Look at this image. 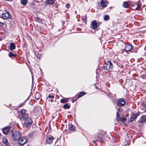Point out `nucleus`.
Wrapping results in <instances>:
<instances>
[{
    "instance_id": "nucleus-1",
    "label": "nucleus",
    "mask_w": 146,
    "mask_h": 146,
    "mask_svg": "<svg viewBox=\"0 0 146 146\" xmlns=\"http://www.w3.org/2000/svg\"><path fill=\"white\" fill-rule=\"evenodd\" d=\"M103 67L107 70L111 71L112 70L113 65L112 64L111 62L108 61L104 64Z\"/></svg>"
},
{
    "instance_id": "nucleus-2",
    "label": "nucleus",
    "mask_w": 146,
    "mask_h": 146,
    "mask_svg": "<svg viewBox=\"0 0 146 146\" xmlns=\"http://www.w3.org/2000/svg\"><path fill=\"white\" fill-rule=\"evenodd\" d=\"M106 134V132L105 131L96 133L95 135V137L97 138L96 141L98 142H99L100 141H102V140H103L102 138L103 136L105 135Z\"/></svg>"
},
{
    "instance_id": "nucleus-3",
    "label": "nucleus",
    "mask_w": 146,
    "mask_h": 146,
    "mask_svg": "<svg viewBox=\"0 0 146 146\" xmlns=\"http://www.w3.org/2000/svg\"><path fill=\"white\" fill-rule=\"evenodd\" d=\"M12 137L14 140H18L20 136L19 132L17 131H14L12 132Z\"/></svg>"
},
{
    "instance_id": "nucleus-4",
    "label": "nucleus",
    "mask_w": 146,
    "mask_h": 146,
    "mask_svg": "<svg viewBox=\"0 0 146 146\" xmlns=\"http://www.w3.org/2000/svg\"><path fill=\"white\" fill-rule=\"evenodd\" d=\"M18 140L19 146H23L27 142V139L24 137H20Z\"/></svg>"
},
{
    "instance_id": "nucleus-5",
    "label": "nucleus",
    "mask_w": 146,
    "mask_h": 146,
    "mask_svg": "<svg viewBox=\"0 0 146 146\" xmlns=\"http://www.w3.org/2000/svg\"><path fill=\"white\" fill-rule=\"evenodd\" d=\"M24 125L26 127H28L30 126L32 123L33 121L30 118H28L24 121Z\"/></svg>"
},
{
    "instance_id": "nucleus-6",
    "label": "nucleus",
    "mask_w": 146,
    "mask_h": 146,
    "mask_svg": "<svg viewBox=\"0 0 146 146\" xmlns=\"http://www.w3.org/2000/svg\"><path fill=\"white\" fill-rule=\"evenodd\" d=\"M21 118L24 121L26 119L28 118H29L28 117V115L26 113L25 110L23 109L21 111Z\"/></svg>"
},
{
    "instance_id": "nucleus-7",
    "label": "nucleus",
    "mask_w": 146,
    "mask_h": 146,
    "mask_svg": "<svg viewBox=\"0 0 146 146\" xmlns=\"http://www.w3.org/2000/svg\"><path fill=\"white\" fill-rule=\"evenodd\" d=\"M125 104V102L124 99L119 98L117 100V105L119 107H122Z\"/></svg>"
},
{
    "instance_id": "nucleus-8",
    "label": "nucleus",
    "mask_w": 146,
    "mask_h": 146,
    "mask_svg": "<svg viewBox=\"0 0 146 146\" xmlns=\"http://www.w3.org/2000/svg\"><path fill=\"white\" fill-rule=\"evenodd\" d=\"M139 115V112H138L135 114H134L133 113H131V117L130 118V121L132 122L135 120Z\"/></svg>"
},
{
    "instance_id": "nucleus-9",
    "label": "nucleus",
    "mask_w": 146,
    "mask_h": 146,
    "mask_svg": "<svg viewBox=\"0 0 146 146\" xmlns=\"http://www.w3.org/2000/svg\"><path fill=\"white\" fill-rule=\"evenodd\" d=\"M2 17L3 19H9L11 18V15L9 12H6L2 14Z\"/></svg>"
},
{
    "instance_id": "nucleus-10",
    "label": "nucleus",
    "mask_w": 146,
    "mask_h": 146,
    "mask_svg": "<svg viewBox=\"0 0 146 146\" xmlns=\"http://www.w3.org/2000/svg\"><path fill=\"white\" fill-rule=\"evenodd\" d=\"M53 139V137L52 136L49 135L46 137V141L48 144H51L52 143Z\"/></svg>"
},
{
    "instance_id": "nucleus-11",
    "label": "nucleus",
    "mask_w": 146,
    "mask_h": 146,
    "mask_svg": "<svg viewBox=\"0 0 146 146\" xmlns=\"http://www.w3.org/2000/svg\"><path fill=\"white\" fill-rule=\"evenodd\" d=\"M132 49L131 45L129 44H127L125 45V50L126 51H129L131 50Z\"/></svg>"
},
{
    "instance_id": "nucleus-12",
    "label": "nucleus",
    "mask_w": 146,
    "mask_h": 146,
    "mask_svg": "<svg viewBox=\"0 0 146 146\" xmlns=\"http://www.w3.org/2000/svg\"><path fill=\"white\" fill-rule=\"evenodd\" d=\"M100 3L102 7H105L107 5L108 2L106 0H102L101 1Z\"/></svg>"
},
{
    "instance_id": "nucleus-13",
    "label": "nucleus",
    "mask_w": 146,
    "mask_h": 146,
    "mask_svg": "<svg viewBox=\"0 0 146 146\" xmlns=\"http://www.w3.org/2000/svg\"><path fill=\"white\" fill-rule=\"evenodd\" d=\"M10 127H6L3 128V132L4 134H6L8 133L9 132Z\"/></svg>"
},
{
    "instance_id": "nucleus-14",
    "label": "nucleus",
    "mask_w": 146,
    "mask_h": 146,
    "mask_svg": "<svg viewBox=\"0 0 146 146\" xmlns=\"http://www.w3.org/2000/svg\"><path fill=\"white\" fill-rule=\"evenodd\" d=\"M92 25L93 29L94 30L96 29L98 27L97 22L96 21H92Z\"/></svg>"
},
{
    "instance_id": "nucleus-15",
    "label": "nucleus",
    "mask_w": 146,
    "mask_h": 146,
    "mask_svg": "<svg viewBox=\"0 0 146 146\" xmlns=\"http://www.w3.org/2000/svg\"><path fill=\"white\" fill-rule=\"evenodd\" d=\"M3 143L7 146H10V143L8 142L7 139L6 138H4L3 140Z\"/></svg>"
},
{
    "instance_id": "nucleus-16",
    "label": "nucleus",
    "mask_w": 146,
    "mask_h": 146,
    "mask_svg": "<svg viewBox=\"0 0 146 146\" xmlns=\"http://www.w3.org/2000/svg\"><path fill=\"white\" fill-rule=\"evenodd\" d=\"M9 48L11 50L15 49V44L13 43H11L9 45Z\"/></svg>"
},
{
    "instance_id": "nucleus-17",
    "label": "nucleus",
    "mask_w": 146,
    "mask_h": 146,
    "mask_svg": "<svg viewBox=\"0 0 146 146\" xmlns=\"http://www.w3.org/2000/svg\"><path fill=\"white\" fill-rule=\"evenodd\" d=\"M45 3L48 5H52L55 3L54 1L53 0H47L46 1Z\"/></svg>"
},
{
    "instance_id": "nucleus-18",
    "label": "nucleus",
    "mask_w": 146,
    "mask_h": 146,
    "mask_svg": "<svg viewBox=\"0 0 146 146\" xmlns=\"http://www.w3.org/2000/svg\"><path fill=\"white\" fill-rule=\"evenodd\" d=\"M146 120V116L145 115L141 117L139 120V122L140 123L143 122L145 121Z\"/></svg>"
},
{
    "instance_id": "nucleus-19",
    "label": "nucleus",
    "mask_w": 146,
    "mask_h": 146,
    "mask_svg": "<svg viewBox=\"0 0 146 146\" xmlns=\"http://www.w3.org/2000/svg\"><path fill=\"white\" fill-rule=\"evenodd\" d=\"M81 19L82 21L84 22V23L85 24L86 23L87 16L86 15H85L84 16H82V17Z\"/></svg>"
},
{
    "instance_id": "nucleus-20",
    "label": "nucleus",
    "mask_w": 146,
    "mask_h": 146,
    "mask_svg": "<svg viewBox=\"0 0 146 146\" xmlns=\"http://www.w3.org/2000/svg\"><path fill=\"white\" fill-rule=\"evenodd\" d=\"M68 101V99L67 98H64L62 99L60 101L61 103H64L67 102Z\"/></svg>"
},
{
    "instance_id": "nucleus-21",
    "label": "nucleus",
    "mask_w": 146,
    "mask_h": 146,
    "mask_svg": "<svg viewBox=\"0 0 146 146\" xmlns=\"http://www.w3.org/2000/svg\"><path fill=\"white\" fill-rule=\"evenodd\" d=\"M141 3L139 2H137V7L135 8V10H139L140 7L141 6Z\"/></svg>"
},
{
    "instance_id": "nucleus-22",
    "label": "nucleus",
    "mask_w": 146,
    "mask_h": 146,
    "mask_svg": "<svg viewBox=\"0 0 146 146\" xmlns=\"http://www.w3.org/2000/svg\"><path fill=\"white\" fill-rule=\"evenodd\" d=\"M40 96L39 93L38 92H36L35 95V98L36 100H39Z\"/></svg>"
},
{
    "instance_id": "nucleus-23",
    "label": "nucleus",
    "mask_w": 146,
    "mask_h": 146,
    "mask_svg": "<svg viewBox=\"0 0 146 146\" xmlns=\"http://www.w3.org/2000/svg\"><path fill=\"white\" fill-rule=\"evenodd\" d=\"M48 98L50 99V100H50L51 102H52L53 100L52 99L54 98V96L52 95H50L49 94L48 96Z\"/></svg>"
},
{
    "instance_id": "nucleus-24",
    "label": "nucleus",
    "mask_w": 146,
    "mask_h": 146,
    "mask_svg": "<svg viewBox=\"0 0 146 146\" xmlns=\"http://www.w3.org/2000/svg\"><path fill=\"white\" fill-rule=\"evenodd\" d=\"M86 94V93L84 92H80V93H79L78 95V98L82 96H83Z\"/></svg>"
},
{
    "instance_id": "nucleus-25",
    "label": "nucleus",
    "mask_w": 146,
    "mask_h": 146,
    "mask_svg": "<svg viewBox=\"0 0 146 146\" xmlns=\"http://www.w3.org/2000/svg\"><path fill=\"white\" fill-rule=\"evenodd\" d=\"M121 117L119 116V113L117 112L116 113V119L117 121H121Z\"/></svg>"
},
{
    "instance_id": "nucleus-26",
    "label": "nucleus",
    "mask_w": 146,
    "mask_h": 146,
    "mask_svg": "<svg viewBox=\"0 0 146 146\" xmlns=\"http://www.w3.org/2000/svg\"><path fill=\"white\" fill-rule=\"evenodd\" d=\"M123 6L125 8H128L129 7V4L127 1L124 2L123 3Z\"/></svg>"
},
{
    "instance_id": "nucleus-27",
    "label": "nucleus",
    "mask_w": 146,
    "mask_h": 146,
    "mask_svg": "<svg viewBox=\"0 0 146 146\" xmlns=\"http://www.w3.org/2000/svg\"><path fill=\"white\" fill-rule=\"evenodd\" d=\"M70 106L68 104H66L63 106V108L65 109H69L70 108Z\"/></svg>"
},
{
    "instance_id": "nucleus-28",
    "label": "nucleus",
    "mask_w": 146,
    "mask_h": 146,
    "mask_svg": "<svg viewBox=\"0 0 146 146\" xmlns=\"http://www.w3.org/2000/svg\"><path fill=\"white\" fill-rule=\"evenodd\" d=\"M27 3V0H21V3L23 5H26Z\"/></svg>"
},
{
    "instance_id": "nucleus-29",
    "label": "nucleus",
    "mask_w": 146,
    "mask_h": 146,
    "mask_svg": "<svg viewBox=\"0 0 146 146\" xmlns=\"http://www.w3.org/2000/svg\"><path fill=\"white\" fill-rule=\"evenodd\" d=\"M70 129L71 130H74L76 129V127L75 126L73 125H69Z\"/></svg>"
},
{
    "instance_id": "nucleus-30",
    "label": "nucleus",
    "mask_w": 146,
    "mask_h": 146,
    "mask_svg": "<svg viewBox=\"0 0 146 146\" xmlns=\"http://www.w3.org/2000/svg\"><path fill=\"white\" fill-rule=\"evenodd\" d=\"M16 55L15 54H13L12 52H10L9 54V56L11 58L15 57Z\"/></svg>"
},
{
    "instance_id": "nucleus-31",
    "label": "nucleus",
    "mask_w": 146,
    "mask_h": 146,
    "mask_svg": "<svg viewBox=\"0 0 146 146\" xmlns=\"http://www.w3.org/2000/svg\"><path fill=\"white\" fill-rule=\"evenodd\" d=\"M104 20L105 21H107L109 19V16L108 15H105L104 17Z\"/></svg>"
},
{
    "instance_id": "nucleus-32",
    "label": "nucleus",
    "mask_w": 146,
    "mask_h": 146,
    "mask_svg": "<svg viewBox=\"0 0 146 146\" xmlns=\"http://www.w3.org/2000/svg\"><path fill=\"white\" fill-rule=\"evenodd\" d=\"M141 77L143 79H146V73H145L143 74H141Z\"/></svg>"
},
{
    "instance_id": "nucleus-33",
    "label": "nucleus",
    "mask_w": 146,
    "mask_h": 146,
    "mask_svg": "<svg viewBox=\"0 0 146 146\" xmlns=\"http://www.w3.org/2000/svg\"><path fill=\"white\" fill-rule=\"evenodd\" d=\"M36 21L38 23H40L42 22V20L40 19L39 18L37 17L36 19Z\"/></svg>"
},
{
    "instance_id": "nucleus-34",
    "label": "nucleus",
    "mask_w": 146,
    "mask_h": 146,
    "mask_svg": "<svg viewBox=\"0 0 146 146\" xmlns=\"http://www.w3.org/2000/svg\"><path fill=\"white\" fill-rule=\"evenodd\" d=\"M126 119L125 117H123L122 119L121 118V121L123 122L126 121Z\"/></svg>"
},
{
    "instance_id": "nucleus-35",
    "label": "nucleus",
    "mask_w": 146,
    "mask_h": 146,
    "mask_svg": "<svg viewBox=\"0 0 146 146\" xmlns=\"http://www.w3.org/2000/svg\"><path fill=\"white\" fill-rule=\"evenodd\" d=\"M137 3L135 2H134L132 3V4H131V6H134L135 5H137Z\"/></svg>"
},
{
    "instance_id": "nucleus-36",
    "label": "nucleus",
    "mask_w": 146,
    "mask_h": 146,
    "mask_svg": "<svg viewBox=\"0 0 146 146\" xmlns=\"http://www.w3.org/2000/svg\"><path fill=\"white\" fill-rule=\"evenodd\" d=\"M66 7L67 8H68L70 7L69 4H66Z\"/></svg>"
},
{
    "instance_id": "nucleus-37",
    "label": "nucleus",
    "mask_w": 146,
    "mask_h": 146,
    "mask_svg": "<svg viewBox=\"0 0 146 146\" xmlns=\"http://www.w3.org/2000/svg\"><path fill=\"white\" fill-rule=\"evenodd\" d=\"M4 24L2 22H0V26H2Z\"/></svg>"
},
{
    "instance_id": "nucleus-38",
    "label": "nucleus",
    "mask_w": 146,
    "mask_h": 146,
    "mask_svg": "<svg viewBox=\"0 0 146 146\" xmlns=\"http://www.w3.org/2000/svg\"><path fill=\"white\" fill-rule=\"evenodd\" d=\"M76 100H74V99H72V103H74Z\"/></svg>"
},
{
    "instance_id": "nucleus-39",
    "label": "nucleus",
    "mask_w": 146,
    "mask_h": 146,
    "mask_svg": "<svg viewBox=\"0 0 146 146\" xmlns=\"http://www.w3.org/2000/svg\"><path fill=\"white\" fill-rule=\"evenodd\" d=\"M101 24V23L100 22H99L98 24V26H99Z\"/></svg>"
},
{
    "instance_id": "nucleus-40",
    "label": "nucleus",
    "mask_w": 146,
    "mask_h": 146,
    "mask_svg": "<svg viewBox=\"0 0 146 146\" xmlns=\"http://www.w3.org/2000/svg\"><path fill=\"white\" fill-rule=\"evenodd\" d=\"M117 111H118V112L119 111H120V109H118Z\"/></svg>"
},
{
    "instance_id": "nucleus-41",
    "label": "nucleus",
    "mask_w": 146,
    "mask_h": 146,
    "mask_svg": "<svg viewBox=\"0 0 146 146\" xmlns=\"http://www.w3.org/2000/svg\"><path fill=\"white\" fill-rule=\"evenodd\" d=\"M93 142L94 143H95V142H96V141H93Z\"/></svg>"
},
{
    "instance_id": "nucleus-42",
    "label": "nucleus",
    "mask_w": 146,
    "mask_h": 146,
    "mask_svg": "<svg viewBox=\"0 0 146 146\" xmlns=\"http://www.w3.org/2000/svg\"><path fill=\"white\" fill-rule=\"evenodd\" d=\"M107 95L108 96H110V95H108V94Z\"/></svg>"
}]
</instances>
